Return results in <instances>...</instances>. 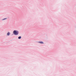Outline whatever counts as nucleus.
I'll return each instance as SVG.
<instances>
[{"mask_svg": "<svg viewBox=\"0 0 76 76\" xmlns=\"http://www.w3.org/2000/svg\"><path fill=\"white\" fill-rule=\"evenodd\" d=\"M13 33L15 35H18L19 34V31L15 30L13 31Z\"/></svg>", "mask_w": 76, "mask_h": 76, "instance_id": "1", "label": "nucleus"}, {"mask_svg": "<svg viewBox=\"0 0 76 76\" xmlns=\"http://www.w3.org/2000/svg\"><path fill=\"white\" fill-rule=\"evenodd\" d=\"M37 42H38V43H39V44H44V42H42V41H39Z\"/></svg>", "mask_w": 76, "mask_h": 76, "instance_id": "2", "label": "nucleus"}, {"mask_svg": "<svg viewBox=\"0 0 76 76\" xmlns=\"http://www.w3.org/2000/svg\"><path fill=\"white\" fill-rule=\"evenodd\" d=\"M7 35H8V36H9V35H10V33L8 32V33H7Z\"/></svg>", "mask_w": 76, "mask_h": 76, "instance_id": "3", "label": "nucleus"}, {"mask_svg": "<svg viewBox=\"0 0 76 76\" xmlns=\"http://www.w3.org/2000/svg\"><path fill=\"white\" fill-rule=\"evenodd\" d=\"M7 19V18H4L2 19V20H6Z\"/></svg>", "mask_w": 76, "mask_h": 76, "instance_id": "4", "label": "nucleus"}, {"mask_svg": "<svg viewBox=\"0 0 76 76\" xmlns=\"http://www.w3.org/2000/svg\"><path fill=\"white\" fill-rule=\"evenodd\" d=\"M21 38H22V37H21V36H19L18 37V39H21Z\"/></svg>", "mask_w": 76, "mask_h": 76, "instance_id": "5", "label": "nucleus"}]
</instances>
